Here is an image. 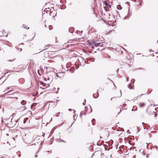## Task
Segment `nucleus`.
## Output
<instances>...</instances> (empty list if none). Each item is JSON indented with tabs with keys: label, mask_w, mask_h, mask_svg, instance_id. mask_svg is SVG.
I'll return each mask as SVG.
<instances>
[{
	"label": "nucleus",
	"mask_w": 158,
	"mask_h": 158,
	"mask_svg": "<svg viewBox=\"0 0 158 158\" xmlns=\"http://www.w3.org/2000/svg\"><path fill=\"white\" fill-rule=\"evenodd\" d=\"M44 80L45 81H46V80H47V79L45 77H44Z\"/></svg>",
	"instance_id": "obj_41"
},
{
	"label": "nucleus",
	"mask_w": 158,
	"mask_h": 158,
	"mask_svg": "<svg viewBox=\"0 0 158 158\" xmlns=\"http://www.w3.org/2000/svg\"><path fill=\"white\" fill-rule=\"evenodd\" d=\"M90 108H91V112H92V108H91V106H90Z\"/></svg>",
	"instance_id": "obj_40"
},
{
	"label": "nucleus",
	"mask_w": 158,
	"mask_h": 158,
	"mask_svg": "<svg viewBox=\"0 0 158 158\" xmlns=\"http://www.w3.org/2000/svg\"><path fill=\"white\" fill-rule=\"evenodd\" d=\"M10 89V88L9 87L7 88L5 90H8L9 89Z\"/></svg>",
	"instance_id": "obj_35"
},
{
	"label": "nucleus",
	"mask_w": 158,
	"mask_h": 158,
	"mask_svg": "<svg viewBox=\"0 0 158 158\" xmlns=\"http://www.w3.org/2000/svg\"><path fill=\"white\" fill-rule=\"evenodd\" d=\"M157 105H154V106H157Z\"/></svg>",
	"instance_id": "obj_63"
},
{
	"label": "nucleus",
	"mask_w": 158,
	"mask_h": 158,
	"mask_svg": "<svg viewBox=\"0 0 158 158\" xmlns=\"http://www.w3.org/2000/svg\"><path fill=\"white\" fill-rule=\"evenodd\" d=\"M131 83H133L135 81V80L134 79H132L131 80Z\"/></svg>",
	"instance_id": "obj_19"
},
{
	"label": "nucleus",
	"mask_w": 158,
	"mask_h": 158,
	"mask_svg": "<svg viewBox=\"0 0 158 158\" xmlns=\"http://www.w3.org/2000/svg\"><path fill=\"white\" fill-rule=\"evenodd\" d=\"M99 46L100 47H103V44L101 43V44Z\"/></svg>",
	"instance_id": "obj_26"
},
{
	"label": "nucleus",
	"mask_w": 158,
	"mask_h": 158,
	"mask_svg": "<svg viewBox=\"0 0 158 158\" xmlns=\"http://www.w3.org/2000/svg\"><path fill=\"white\" fill-rule=\"evenodd\" d=\"M146 157H147V158L148 157V154H147Z\"/></svg>",
	"instance_id": "obj_44"
},
{
	"label": "nucleus",
	"mask_w": 158,
	"mask_h": 158,
	"mask_svg": "<svg viewBox=\"0 0 158 158\" xmlns=\"http://www.w3.org/2000/svg\"><path fill=\"white\" fill-rule=\"evenodd\" d=\"M26 103V101L25 100H23L21 102V104L22 105H25Z\"/></svg>",
	"instance_id": "obj_9"
},
{
	"label": "nucleus",
	"mask_w": 158,
	"mask_h": 158,
	"mask_svg": "<svg viewBox=\"0 0 158 158\" xmlns=\"http://www.w3.org/2000/svg\"><path fill=\"white\" fill-rule=\"evenodd\" d=\"M50 86V84H46V86H45L46 88H48V87H49Z\"/></svg>",
	"instance_id": "obj_23"
},
{
	"label": "nucleus",
	"mask_w": 158,
	"mask_h": 158,
	"mask_svg": "<svg viewBox=\"0 0 158 158\" xmlns=\"http://www.w3.org/2000/svg\"><path fill=\"white\" fill-rule=\"evenodd\" d=\"M23 122L24 124L27 123H28L30 122V120L28 118H24Z\"/></svg>",
	"instance_id": "obj_3"
},
{
	"label": "nucleus",
	"mask_w": 158,
	"mask_h": 158,
	"mask_svg": "<svg viewBox=\"0 0 158 158\" xmlns=\"http://www.w3.org/2000/svg\"><path fill=\"white\" fill-rule=\"evenodd\" d=\"M129 130H128L127 131V132H129Z\"/></svg>",
	"instance_id": "obj_60"
},
{
	"label": "nucleus",
	"mask_w": 158,
	"mask_h": 158,
	"mask_svg": "<svg viewBox=\"0 0 158 158\" xmlns=\"http://www.w3.org/2000/svg\"><path fill=\"white\" fill-rule=\"evenodd\" d=\"M23 107L25 108V109L24 110H25L26 109V106H24Z\"/></svg>",
	"instance_id": "obj_46"
},
{
	"label": "nucleus",
	"mask_w": 158,
	"mask_h": 158,
	"mask_svg": "<svg viewBox=\"0 0 158 158\" xmlns=\"http://www.w3.org/2000/svg\"><path fill=\"white\" fill-rule=\"evenodd\" d=\"M85 110H86V109H88V107L87 106H85Z\"/></svg>",
	"instance_id": "obj_38"
},
{
	"label": "nucleus",
	"mask_w": 158,
	"mask_h": 158,
	"mask_svg": "<svg viewBox=\"0 0 158 158\" xmlns=\"http://www.w3.org/2000/svg\"><path fill=\"white\" fill-rule=\"evenodd\" d=\"M126 65H127L128 66L129 65V64H127V63L126 64Z\"/></svg>",
	"instance_id": "obj_55"
},
{
	"label": "nucleus",
	"mask_w": 158,
	"mask_h": 158,
	"mask_svg": "<svg viewBox=\"0 0 158 158\" xmlns=\"http://www.w3.org/2000/svg\"><path fill=\"white\" fill-rule=\"evenodd\" d=\"M35 98H34V99H34V100H35Z\"/></svg>",
	"instance_id": "obj_62"
},
{
	"label": "nucleus",
	"mask_w": 158,
	"mask_h": 158,
	"mask_svg": "<svg viewBox=\"0 0 158 158\" xmlns=\"http://www.w3.org/2000/svg\"><path fill=\"white\" fill-rule=\"evenodd\" d=\"M103 3L108 8H111V6L106 1H103Z\"/></svg>",
	"instance_id": "obj_2"
},
{
	"label": "nucleus",
	"mask_w": 158,
	"mask_h": 158,
	"mask_svg": "<svg viewBox=\"0 0 158 158\" xmlns=\"http://www.w3.org/2000/svg\"><path fill=\"white\" fill-rule=\"evenodd\" d=\"M117 8L118 10H121L122 9V7L120 5H118L117 6Z\"/></svg>",
	"instance_id": "obj_10"
},
{
	"label": "nucleus",
	"mask_w": 158,
	"mask_h": 158,
	"mask_svg": "<svg viewBox=\"0 0 158 158\" xmlns=\"http://www.w3.org/2000/svg\"><path fill=\"white\" fill-rule=\"evenodd\" d=\"M90 60H91L92 62H93L94 60V58H90Z\"/></svg>",
	"instance_id": "obj_21"
},
{
	"label": "nucleus",
	"mask_w": 158,
	"mask_h": 158,
	"mask_svg": "<svg viewBox=\"0 0 158 158\" xmlns=\"http://www.w3.org/2000/svg\"><path fill=\"white\" fill-rule=\"evenodd\" d=\"M80 117H81V113L80 114Z\"/></svg>",
	"instance_id": "obj_51"
},
{
	"label": "nucleus",
	"mask_w": 158,
	"mask_h": 158,
	"mask_svg": "<svg viewBox=\"0 0 158 158\" xmlns=\"http://www.w3.org/2000/svg\"><path fill=\"white\" fill-rule=\"evenodd\" d=\"M155 110L157 111H158V108H155Z\"/></svg>",
	"instance_id": "obj_31"
},
{
	"label": "nucleus",
	"mask_w": 158,
	"mask_h": 158,
	"mask_svg": "<svg viewBox=\"0 0 158 158\" xmlns=\"http://www.w3.org/2000/svg\"><path fill=\"white\" fill-rule=\"evenodd\" d=\"M69 110V111H71V109H69V110Z\"/></svg>",
	"instance_id": "obj_47"
},
{
	"label": "nucleus",
	"mask_w": 158,
	"mask_h": 158,
	"mask_svg": "<svg viewBox=\"0 0 158 158\" xmlns=\"http://www.w3.org/2000/svg\"><path fill=\"white\" fill-rule=\"evenodd\" d=\"M47 9H48V10H49V9H50V8H47Z\"/></svg>",
	"instance_id": "obj_52"
},
{
	"label": "nucleus",
	"mask_w": 158,
	"mask_h": 158,
	"mask_svg": "<svg viewBox=\"0 0 158 158\" xmlns=\"http://www.w3.org/2000/svg\"><path fill=\"white\" fill-rule=\"evenodd\" d=\"M95 119H94V118H93L92 120V125H94V123H93V121H95Z\"/></svg>",
	"instance_id": "obj_22"
},
{
	"label": "nucleus",
	"mask_w": 158,
	"mask_h": 158,
	"mask_svg": "<svg viewBox=\"0 0 158 158\" xmlns=\"http://www.w3.org/2000/svg\"><path fill=\"white\" fill-rule=\"evenodd\" d=\"M34 104H35V103H33V104H32L31 105V107L32 106L34 105Z\"/></svg>",
	"instance_id": "obj_49"
},
{
	"label": "nucleus",
	"mask_w": 158,
	"mask_h": 158,
	"mask_svg": "<svg viewBox=\"0 0 158 158\" xmlns=\"http://www.w3.org/2000/svg\"><path fill=\"white\" fill-rule=\"evenodd\" d=\"M37 155H36L35 156V157H37Z\"/></svg>",
	"instance_id": "obj_58"
},
{
	"label": "nucleus",
	"mask_w": 158,
	"mask_h": 158,
	"mask_svg": "<svg viewBox=\"0 0 158 158\" xmlns=\"http://www.w3.org/2000/svg\"><path fill=\"white\" fill-rule=\"evenodd\" d=\"M143 95V94H142L140 96H139L138 97H135L134 99V100H137L138 98H140V97Z\"/></svg>",
	"instance_id": "obj_13"
},
{
	"label": "nucleus",
	"mask_w": 158,
	"mask_h": 158,
	"mask_svg": "<svg viewBox=\"0 0 158 158\" xmlns=\"http://www.w3.org/2000/svg\"><path fill=\"white\" fill-rule=\"evenodd\" d=\"M95 94H93V97L94 98H97L99 96V94L98 91L97 92V93L96 94H97L96 96H95Z\"/></svg>",
	"instance_id": "obj_6"
},
{
	"label": "nucleus",
	"mask_w": 158,
	"mask_h": 158,
	"mask_svg": "<svg viewBox=\"0 0 158 158\" xmlns=\"http://www.w3.org/2000/svg\"><path fill=\"white\" fill-rule=\"evenodd\" d=\"M19 120V119H18L17 120H16V121H15V122L16 123H17L18 121V120Z\"/></svg>",
	"instance_id": "obj_37"
},
{
	"label": "nucleus",
	"mask_w": 158,
	"mask_h": 158,
	"mask_svg": "<svg viewBox=\"0 0 158 158\" xmlns=\"http://www.w3.org/2000/svg\"><path fill=\"white\" fill-rule=\"evenodd\" d=\"M144 123L143 122H142V124L143 125V129H146V128H145V127H144Z\"/></svg>",
	"instance_id": "obj_27"
},
{
	"label": "nucleus",
	"mask_w": 158,
	"mask_h": 158,
	"mask_svg": "<svg viewBox=\"0 0 158 158\" xmlns=\"http://www.w3.org/2000/svg\"><path fill=\"white\" fill-rule=\"evenodd\" d=\"M60 114V112H58V113L56 115V117H58L59 116V114Z\"/></svg>",
	"instance_id": "obj_28"
},
{
	"label": "nucleus",
	"mask_w": 158,
	"mask_h": 158,
	"mask_svg": "<svg viewBox=\"0 0 158 158\" xmlns=\"http://www.w3.org/2000/svg\"><path fill=\"white\" fill-rule=\"evenodd\" d=\"M52 12H50L49 13V15H51V14Z\"/></svg>",
	"instance_id": "obj_50"
},
{
	"label": "nucleus",
	"mask_w": 158,
	"mask_h": 158,
	"mask_svg": "<svg viewBox=\"0 0 158 158\" xmlns=\"http://www.w3.org/2000/svg\"><path fill=\"white\" fill-rule=\"evenodd\" d=\"M60 89V88L59 87L58 88H57V91H58Z\"/></svg>",
	"instance_id": "obj_45"
},
{
	"label": "nucleus",
	"mask_w": 158,
	"mask_h": 158,
	"mask_svg": "<svg viewBox=\"0 0 158 158\" xmlns=\"http://www.w3.org/2000/svg\"><path fill=\"white\" fill-rule=\"evenodd\" d=\"M130 16V14H129V13L128 14V15H127L124 18V19H127L128 18H129Z\"/></svg>",
	"instance_id": "obj_12"
},
{
	"label": "nucleus",
	"mask_w": 158,
	"mask_h": 158,
	"mask_svg": "<svg viewBox=\"0 0 158 158\" xmlns=\"http://www.w3.org/2000/svg\"><path fill=\"white\" fill-rule=\"evenodd\" d=\"M61 73H59L58 74H56V77H59V78H61V77L59 75V74H60Z\"/></svg>",
	"instance_id": "obj_17"
},
{
	"label": "nucleus",
	"mask_w": 158,
	"mask_h": 158,
	"mask_svg": "<svg viewBox=\"0 0 158 158\" xmlns=\"http://www.w3.org/2000/svg\"><path fill=\"white\" fill-rule=\"evenodd\" d=\"M136 148L135 147H131L129 148V149L130 151L131 150H132L133 151L134 150L136 152L137 151V150L136 149Z\"/></svg>",
	"instance_id": "obj_8"
},
{
	"label": "nucleus",
	"mask_w": 158,
	"mask_h": 158,
	"mask_svg": "<svg viewBox=\"0 0 158 158\" xmlns=\"http://www.w3.org/2000/svg\"><path fill=\"white\" fill-rule=\"evenodd\" d=\"M22 27L24 29H29V27L27 28L26 27H25V25H23Z\"/></svg>",
	"instance_id": "obj_18"
},
{
	"label": "nucleus",
	"mask_w": 158,
	"mask_h": 158,
	"mask_svg": "<svg viewBox=\"0 0 158 158\" xmlns=\"http://www.w3.org/2000/svg\"><path fill=\"white\" fill-rule=\"evenodd\" d=\"M49 77H48V80H49Z\"/></svg>",
	"instance_id": "obj_59"
},
{
	"label": "nucleus",
	"mask_w": 158,
	"mask_h": 158,
	"mask_svg": "<svg viewBox=\"0 0 158 158\" xmlns=\"http://www.w3.org/2000/svg\"><path fill=\"white\" fill-rule=\"evenodd\" d=\"M35 95H36V94L35 95V94H33V96H35Z\"/></svg>",
	"instance_id": "obj_48"
},
{
	"label": "nucleus",
	"mask_w": 158,
	"mask_h": 158,
	"mask_svg": "<svg viewBox=\"0 0 158 158\" xmlns=\"http://www.w3.org/2000/svg\"><path fill=\"white\" fill-rule=\"evenodd\" d=\"M128 88H129L130 89H132L133 88V87L131 86V85L130 84H129L127 86Z\"/></svg>",
	"instance_id": "obj_16"
},
{
	"label": "nucleus",
	"mask_w": 158,
	"mask_h": 158,
	"mask_svg": "<svg viewBox=\"0 0 158 158\" xmlns=\"http://www.w3.org/2000/svg\"><path fill=\"white\" fill-rule=\"evenodd\" d=\"M101 44V43H95V42L94 41V45L96 47H98Z\"/></svg>",
	"instance_id": "obj_7"
},
{
	"label": "nucleus",
	"mask_w": 158,
	"mask_h": 158,
	"mask_svg": "<svg viewBox=\"0 0 158 158\" xmlns=\"http://www.w3.org/2000/svg\"><path fill=\"white\" fill-rule=\"evenodd\" d=\"M120 95L118 97H121V95H122V93H121V90L120 91Z\"/></svg>",
	"instance_id": "obj_34"
},
{
	"label": "nucleus",
	"mask_w": 158,
	"mask_h": 158,
	"mask_svg": "<svg viewBox=\"0 0 158 158\" xmlns=\"http://www.w3.org/2000/svg\"><path fill=\"white\" fill-rule=\"evenodd\" d=\"M53 89H56V88H53Z\"/></svg>",
	"instance_id": "obj_64"
},
{
	"label": "nucleus",
	"mask_w": 158,
	"mask_h": 158,
	"mask_svg": "<svg viewBox=\"0 0 158 158\" xmlns=\"http://www.w3.org/2000/svg\"><path fill=\"white\" fill-rule=\"evenodd\" d=\"M15 59H13V60H8L7 61H8L12 62V61H13Z\"/></svg>",
	"instance_id": "obj_25"
},
{
	"label": "nucleus",
	"mask_w": 158,
	"mask_h": 158,
	"mask_svg": "<svg viewBox=\"0 0 158 158\" xmlns=\"http://www.w3.org/2000/svg\"><path fill=\"white\" fill-rule=\"evenodd\" d=\"M81 11L83 14H85L86 12V8L85 6H82L81 7Z\"/></svg>",
	"instance_id": "obj_4"
},
{
	"label": "nucleus",
	"mask_w": 158,
	"mask_h": 158,
	"mask_svg": "<svg viewBox=\"0 0 158 158\" xmlns=\"http://www.w3.org/2000/svg\"><path fill=\"white\" fill-rule=\"evenodd\" d=\"M69 31L70 33H73V31H74V28L73 27H70L69 28Z\"/></svg>",
	"instance_id": "obj_5"
},
{
	"label": "nucleus",
	"mask_w": 158,
	"mask_h": 158,
	"mask_svg": "<svg viewBox=\"0 0 158 158\" xmlns=\"http://www.w3.org/2000/svg\"><path fill=\"white\" fill-rule=\"evenodd\" d=\"M153 113H154V117H156L157 116V114L154 111H153L152 112V114Z\"/></svg>",
	"instance_id": "obj_15"
},
{
	"label": "nucleus",
	"mask_w": 158,
	"mask_h": 158,
	"mask_svg": "<svg viewBox=\"0 0 158 158\" xmlns=\"http://www.w3.org/2000/svg\"><path fill=\"white\" fill-rule=\"evenodd\" d=\"M47 49V48H45V49H43L41 51H40V52H38V53H39L40 52H41L45 50H46V49Z\"/></svg>",
	"instance_id": "obj_29"
},
{
	"label": "nucleus",
	"mask_w": 158,
	"mask_h": 158,
	"mask_svg": "<svg viewBox=\"0 0 158 158\" xmlns=\"http://www.w3.org/2000/svg\"><path fill=\"white\" fill-rule=\"evenodd\" d=\"M23 44V43H21V44H20H20Z\"/></svg>",
	"instance_id": "obj_61"
},
{
	"label": "nucleus",
	"mask_w": 158,
	"mask_h": 158,
	"mask_svg": "<svg viewBox=\"0 0 158 158\" xmlns=\"http://www.w3.org/2000/svg\"><path fill=\"white\" fill-rule=\"evenodd\" d=\"M155 146V147H156V148H158V147H157V146Z\"/></svg>",
	"instance_id": "obj_53"
},
{
	"label": "nucleus",
	"mask_w": 158,
	"mask_h": 158,
	"mask_svg": "<svg viewBox=\"0 0 158 158\" xmlns=\"http://www.w3.org/2000/svg\"><path fill=\"white\" fill-rule=\"evenodd\" d=\"M139 105H140V107H143L144 106L145 104L144 103H140L139 104Z\"/></svg>",
	"instance_id": "obj_14"
},
{
	"label": "nucleus",
	"mask_w": 158,
	"mask_h": 158,
	"mask_svg": "<svg viewBox=\"0 0 158 158\" xmlns=\"http://www.w3.org/2000/svg\"><path fill=\"white\" fill-rule=\"evenodd\" d=\"M38 92H37V93H36V95H37L38 94Z\"/></svg>",
	"instance_id": "obj_54"
},
{
	"label": "nucleus",
	"mask_w": 158,
	"mask_h": 158,
	"mask_svg": "<svg viewBox=\"0 0 158 158\" xmlns=\"http://www.w3.org/2000/svg\"><path fill=\"white\" fill-rule=\"evenodd\" d=\"M20 52H21L22 51V48H20Z\"/></svg>",
	"instance_id": "obj_43"
},
{
	"label": "nucleus",
	"mask_w": 158,
	"mask_h": 158,
	"mask_svg": "<svg viewBox=\"0 0 158 158\" xmlns=\"http://www.w3.org/2000/svg\"><path fill=\"white\" fill-rule=\"evenodd\" d=\"M148 144H147V148L148 149Z\"/></svg>",
	"instance_id": "obj_57"
},
{
	"label": "nucleus",
	"mask_w": 158,
	"mask_h": 158,
	"mask_svg": "<svg viewBox=\"0 0 158 158\" xmlns=\"http://www.w3.org/2000/svg\"><path fill=\"white\" fill-rule=\"evenodd\" d=\"M45 135V133L43 132L42 136L44 137Z\"/></svg>",
	"instance_id": "obj_33"
},
{
	"label": "nucleus",
	"mask_w": 158,
	"mask_h": 158,
	"mask_svg": "<svg viewBox=\"0 0 158 158\" xmlns=\"http://www.w3.org/2000/svg\"><path fill=\"white\" fill-rule=\"evenodd\" d=\"M85 102H83L82 103V104L83 105H85Z\"/></svg>",
	"instance_id": "obj_36"
},
{
	"label": "nucleus",
	"mask_w": 158,
	"mask_h": 158,
	"mask_svg": "<svg viewBox=\"0 0 158 158\" xmlns=\"http://www.w3.org/2000/svg\"><path fill=\"white\" fill-rule=\"evenodd\" d=\"M75 116H73L74 119V121L72 123V124H71V125L70 126V127H71L72 126V125L74 123V122L75 121Z\"/></svg>",
	"instance_id": "obj_20"
},
{
	"label": "nucleus",
	"mask_w": 158,
	"mask_h": 158,
	"mask_svg": "<svg viewBox=\"0 0 158 158\" xmlns=\"http://www.w3.org/2000/svg\"><path fill=\"white\" fill-rule=\"evenodd\" d=\"M15 48H16V49H19V48L18 47H15Z\"/></svg>",
	"instance_id": "obj_39"
},
{
	"label": "nucleus",
	"mask_w": 158,
	"mask_h": 158,
	"mask_svg": "<svg viewBox=\"0 0 158 158\" xmlns=\"http://www.w3.org/2000/svg\"><path fill=\"white\" fill-rule=\"evenodd\" d=\"M121 112V110H120V111L118 113V114H119Z\"/></svg>",
	"instance_id": "obj_56"
},
{
	"label": "nucleus",
	"mask_w": 158,
	"mask_h": 158,
	"mask_svg": "<svg viewBox=\"0 0 158 158\" xmlns=\"http://www.w3.org/2000/svg\"><path fill=\"white\" fill-rule=\"evenodd\" d=\"M89 45L92 48H94V41H88Z\"/></svg>",
	"instance_id": "obj_1"
},
{
	"label": "nucleus",
	"mask_w": 158,
	"mask_h": 158,
	"mask_svg": "<svg viewBox=\"0 0 158 158\" xmlns=\"http://www.w3.org/2000/svg\"><path fill=\"white\" fill-rule=\"evenodd\" d=\"M40 88L42 89H45L44 88H42L41 87H40Z\"/></svg>",
	"instance_id": "obj_42"
},
{
	"label": "nucleus",
	"mask_w": 158,
	"mask_h": 158,
	"mask_svg": "<svg viewBox=\"0 0 158 158\" xmlns=\"http://www.w3.org/2000/svg\"><path fill=\"white\" fill-rule=\"evenodd\" d=\"M107 79L108 80H110V81H111V82H112L113 83H114L113 81L111 80L110 78H109V77H107Z\"/></svg>",
	"instance_id": "obj_24"
},
{
	"label": "nucleus",
	"mask_w": 158,
	"mask_h": 158,
	"mask_svg": "<svg viewBox=\"0 0 158 158\" xmlns=\"http://www.w3.org/2000/svg\"><path fill=\"white\" fill-rule=\"evenodd\" d=\"M60 142H63L64 143H65V142L62 139H61L60 141Z\"/></svg>",
	"instance_id": "obj_32"
},
{
	"label": "nucleus",
	"mask_w": 158,
	"mask_h": 158,
	"mask_svg": "<svg viewBox=\"0 0 158 158\" xmlns=\"http://www.w3.org/2000/svg\"><path fill=\"white\" fill-rule=\"evenodd\" d=\"M129 78L128 77H127L126 78V81H129Z\"/></svg>",
	"instance_id": "obj_30"
},
{
	"label": "nucleus",
	"mask_w": 158,
	"mask_h": 158,
	"mask_svg": "<svg viewBox=\"0 0 158 158\" xmlns=\"http://www.w3.org/2000/svg\"><path fill=\"white\" fill-rule=\"evenodd\" d=\"M40 83L44 87H45V86H46V84L45 83H44V82H43L42 81H40Z\"/></svg>",
	"instance_id": "obj_11"
}]
</instances>
